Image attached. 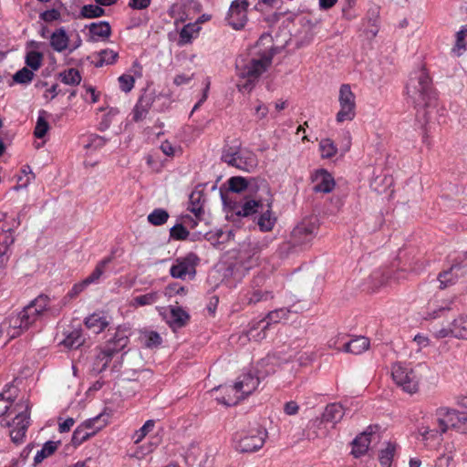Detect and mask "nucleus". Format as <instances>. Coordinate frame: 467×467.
Instances as JSON below:
<instances>
[{"label": "nucleus", "mask_w": 467, "mask_h": 467, "mask_svg": "<svg viewBox=\"0 0 467 467\" xmlns=\"http://www.w3.org/2000/svg\"><path fill=\"white\" fill-rule=\"evenodd\" d=\"M274 55L272 38L265 35L258 39L246 57H240L236 59L237 76L244 80V83L237 84L240 91L249 92L254 88L255 82L272 64Z\"/></svg>", "instance_id": "1"}, {"label": "nucleus", "mask_w": 467, "mask_h": 467, "mask_svg": "<svg viewBox=\"0 0 467 467\" xmlns=\"http://www.w3.org/2000/svg\"><path fill=\"white\" fill-rule=\"evenodd\" d=\"M13 400L10 397L5 398L4 393H0V417L5 415L8 410L16 416L12 421L3 420L1 424L10 428L9 435L12 441L16 444L23 442L26 431L29 426V402L22 400L13 405Z\"/></svg>", "instance_id": "2"}, {"label": "nucleus", "mask_w": 467, "mask_h": 467, "mask_svg": "<svg viewBox=\"0 0 467 467\" xmlns=\"http://www.w3.org/2000/svg\"><path fill=\"white\" fill-rule=\"evenodd\" d=\"M50 298L46 295H39L32 300L20 312L12 315L8 318L9 330L7 335L10 338L19 337L29 329L43 315L45 311L50 310L48 304Z\"/></svg>", "instance_id": "3"}, {"label": "nucleus", "mask_w": 467, "mask_h": 467, "mask_svg": "<svg viewBox=\"0 0 467 467\" xmlns=\"http://www.w3.org/2000/svg\"><path fill=\"white\" fill-rule=\"evenodd\" d=\"M406 89L416 107H427L435 98L431 79L424 67L411 73Z\"/></svg>", "instance_id": "4"}, {"label": "nucleus", "mask_w": 467, "mask_h": 467, "mask_svg": "<svg viewBox=\"0 0 467 467\" xmlns=\"http://www.w3.org/2000/svg\"><path fill=\"white\" fill-rule=\"evenodd\" d=\"M221 160L229 166L248 172L254 171L258 164L256 155L248 149H243L237 140L232 145L226 143L223 147Z\"/></svg>", "instance_id": "5"}, {"label": "nucleus", "mask_w": 467, "mask_h": 467, "mask_svg": "<svg viewBox=\"0 0 467 467\" xmlns=\"http://www.w3.org/2000/svg\"><path fill=\"white\" fill-rule=\"evenodd\" d=\"M259 376L249 371L241 375L233 387H223L227 397L217 398V400L226 406L236 405L241 400L252 394L258 387Z\"/></svg>", "instance_id": "6"}, {"label": "nucleus", "mask_w": 467, "mask_h": 467, "mask_svg": "<svg viewBox=\"0 0 467 467\" xmlns=\"http://www.w3.org/2000/svg\"><path fill=\"white\" fill-rule=\"evenodd\" d=\"M130 331L126 327H119L114 334L107 340L104 348L98 355L102 364L101 369H105L111 361L113 356L123 350L129 344Z\"/></svg>", "instance_id": "7"}, {"label": "nucleus", "mask_w": 467, "mask_h": 467, "mask_svg": "<svg viewBox=\"0 0 467 467\" xmlns=\"http://www.w3.org/2000/svg\"><path fill=\"white\" fill-rule=\"evenodd\" d=\"M339 110L336 115L337 123L351 121L356 116V96L348 84H342L338 92Z\"/></svg>", "instance_id": "8"}, {"label": "nucleus", "mask_w": 467, "mask_h": 467, "mask_svg": "<svg viewBox=\"0 0 467 467\" xmlns=\"http://www.w3.org/2000/svg\"><path fill=\"white\" fill-rule=\"evenodd\" d=\"M392 379L395 383L405 392L410 394L419 390V377L416 372L409 367L400 363L394 364L391 369Z\"/></svg>", "instance_id": "9"}, {"label": "nucleus", "mask_w": 467, "mask_h": 467, "mask_svg": "<svg viewBox=\"0 0 467 467\" xmlns=\"http://www.w3.org/2000/svg\"><path fill=\"white\" fill-rule=\"evenodd\" d=\"M290 310L287 308H278L267 314L266 317L258 323V327H253L249 329L247 336L249 339L259 341L264 339L265 329L271 325L280 322L282 319H286L289 316Z\"/></svg>", "instance_id": "10"}, {"label": "nucleus", "mask_w": 467, "mask_h": 467, "mask_svg": "<svg viewBox=\"0 0 467 467\" xmlns=\"http://www.w3.org/2000/svg\"><path fill=\"white\" fill-rule=\"evenodd\" d=\"M200 259L194 253H189L183 257H179L170 269V274L173 278L185 279L187 275L194 276L195 267Z\"/></svg>", "instance_id": "11"}, {"label": "nucleus", "mask_w": 467, "mask_h": 467, "mask_svg": "<svg viewBox=\"0 0 467 467\" xmlns=\"http://www.w3.org/2000/svg\"><path fill=\"white\" fill-rule=\"evenodd\" d=\"M265 277L258 275L254 278L251 287L246 291L244 300L247 305H256L261 302H266L274 298V294L267 288H263Z\"/></svg>", "instance_id": "12"}, {"label": "nucleus", "mask_w": 467, "mask_h": 467, "mask_svg": "<svg viewBox=\"0 0 467 467\" xmlns=\"http://www.w3.org/2000/svg\"><path fill=\"white\" fill-rule=\"evenodd\" d=\"M248 7V0H234L231 3L226 19L234 29L239 30L245 26Z\"/></svg>", "instance_id": "13"}, {"label": "nucleus", "mask_w": 467, "mask_h": 467, "mask_svg": "<svg viewBox=\"0 0 467 467\" xmlns=\"http://www.w3.org/2000/svg\"><path fill=\"white\" fill-rule=\"evenodd\" d=\"M462 413L449 407H440L435 410L434 416L440 431L445 433L450 428H455L462 420Z\"/></svg>", "instance_id": "14"}, {"label": "nucleus", "mask_w": 467, "mask_h": 467, "mask_svg": "<svg viewBox=\"0 0 467 467\" xmlns=\"http://www.w3.org/2000/svg\"><path fill=\"white\" fill-rule=\"evenodd\" d=\"M318 226L316 222L303 221L298 223L291 234V239L295 245L309 244L317 235Z\"/></svg>", "instance_id": "15"}, {"label": "nucleus", "mask_w": 467, "mask_h": 467, "mask_svg": "<svg viewBox=\"0 0 467 467\" xmlns=\"http://www.w3.org/2000/svg\"><path fill=\"white\" fill-rule=\"evenodd\" d=\"M266 431L262 429L252 431L250 434L242 437L236 449L241 452H254L261 449L265 441Z\"/></svg>", "instance_id": "16"}, {"label": "nucleus", "mask_w": 467, "mask_h": 467, "mask_svg": "<svg viewBox=\"0 0 467 467\" xmlns=\"http://www.w3.org/2000/svg\"><path fill=\"white\" fill-rule=\"evenodd\" d=\"M467 273V266L461 264L452 265L448 270L441 272L438 275L440 282V288L445 289L459 280V278L465 275Z\"/></svg>", "instance_id": "17"}, {"label": "nucleus", "mask_w": 467, "mask_h": 467, "mask_svg": "<svg viewBox=\"0 0 467 467\" xmlns=\"http://www.w3.org/2000/svg\"><path fill=\"white\" fill-rule=\"evenodd\" d=\"M315 192L328 193L335 188V180L333 176L326 170L317 171L313 176Z\"/></svg>", "instance_id": "18"}, {"label": "nucleus", "mask_w": 467, "mask_h": 467, "mask_svg": "<svg viewBox=\"0 0 467 467\" xmlns=\"http://www.w3.org/2000/svg\"><path fill=\"white\" fill-rule=\"evenodd\" d=\"M88 28V41L97 42L99 40H106L111 35V27L106 21H100L98 23H91L87 26Z\"/></svg>", "instance_id": "19"}, {"label": "nucleus", "mask_w": 467, "mask_h": 467, "mask_svg": "<svg viewBox=\"0 0 467 467\" xmlns=\"http://www.w3.org/2000/svg\"><path fill=\"white\" fill-rule=\"evenodd\" d=\"M154 98L151 94L141 95L133 109V120L139 122L144 119L149 113Z\"/></svg>", "instance_id": "20"}, {"label": "nucleus", "mask_w": 467, "mask_h": 467, "mask_svg": "<svg viewBox=\"0 0 467 467\" xmlns=\"http://www.w3.org/2000/svg\"><path fill=\"white\" fill-rule=\"evenodd\" d=\"M345 414L344 409L339 403H331L327 405L325 410L322 414V419L320 423L322 422H329L333 425H336L339 422Z\"/></svg>", "instance_id": "21"}, {"label": "nucleus", "mask_w": 467, "mask_h": 467, "mask_svg": "<svg viewBox=\"0 0 467 467\" xmlns=\"http://www.w3.org/2000/svg\"><path fill=\"white\" fill-rule=\"evenodd\" d=\"M50 46L58 53H61L69 47V37L64 27H60L51 34Z\"/></svg>", "instance_id": "22"}, {"label": "nucleus", "mask_w": 467, "mask_h": 467, "mask_svg": "<svg viewBox=\"0 0 467 467\" xmlns=\"http://www.w3.org/2000/svg\"><path fill=\"white\" fill-rule=\"evenodd\" d=\"M370 442L371 439L369 438V433H368L367 431H363L362 433L358 435L351 442V454L355 458H359L365 455L368 450Z\"/></svg>", "instance_id": "23"}, {"label": "nucleus", "mask_w": 467, "mask_h": 467, "mask_svg": "<svg viewBox=\"0 0 467 467\" xmlns=\"http://www.w3.org/2000/svg\"><path fill=\"white\" fill-rule=\"evenodd\" d=\"M272 207V200H267L266 210H264V207L260 209L259 213H261L257 220V224L261 231L268 232L271 231L275 223L276 218L273 216L271 212Z\"/></svg>", "instance_id": "24"}, {"label": "nucleus", "mask_w": 467, "mask_h": 467, "mask_svg": "<svg viewBox=\"0 0 467 467\" xmlns=\"http://www.w3.org/2000/svg\"><path fill=\"white\" fill-rule=\"evenodd\" d=\"M189 319L190 315L182 306H171V315L168 322L172 329L184 327Z\"/></svg>", "instance_id": "25"}, {"label": "nucleus", "mask_w": 467, "mask_h": 467, "mask_svg": "<svg viewBox=\"0 0 467 467\" xmlns=\"http://www.w3.org/2000/svg\"><path fill=\"white\" fill-rule=\"evenodd\" d=\"M85 325L88 329L99 334L109 326V321L102 314L93 313L85 318Z\"/></svg>", "instance_id": "26"}, {"label": "nucleus", "mask_w": 467, "mask_h": 467, "mask_svg": "<svg viewBox=\"0 0 467 467\" xmlns=\"http://www.w3.org/2000/svg\"><path fill=\"white\" fill-rule=\"evenodd\" d=\"M204 195L201 191H193L190 194L188 210L197 218H202L204 213L202 207Z\"/></svg>", "instance_id": "27"}, {"label": "nucleus", "mask_w": 467, "mask_h": 467, "mask_svg": "<svg viewBox=\"0 0 467 467\" xmlns=\"http://www.w3.org/2000/svg\"><path fill=\"white\" fill-rule=\"evenodd\" d=\"M369 347V340L365 337H358L344 344L343 350L345 352L359 355L367 350Z\"/></svg>", "instance_id": "28"}, {"label": "nucleus", "mask_w": 467, "mask_h": 467, "mask_svg": "<svg viewBox=\"0 0 467 467\" xmlns=\"http://www.w3.org/2000/svg\"><path fill=\"white\" fill-rule=\"evenodd\" d=\"M60 445V441H48L44 443L41 450L37 451L34 457V464L36 465L43 462L44 459L52 455Z\"/></svg>", "instance_id": "29"}, {"label": "nucleus", "mask_w": 467, "mask_h": 467, "mask_svg": "<svg viewBox=\"0 0 467 467\" xmlns=\"http://www.w3.org/2000/svg\"><path fill=\"white\" fill-rule=\"evenodd\" d=\"M451 324L453 337L467 340V316H459Z\"/></svg>", "instance_id": "30"}, {"label": "nucleus", "mask_w": 467, "mask_h": 467, "mask_svg": "<svg viewBox=\"0 0 467 467\" xmlns=\"http://www.w3.org/2000/svg\"><path fill=\"white\" fill-rule=\"evenodd\" d=\"M140 339L141 340L142 344L148 348H157L162 342V339L159 333H157L156 331L147 329L140 332Z\"/></svg>", "instance_id": "31"}, {"label": "nucleus", "mask_w": 467, "mask_h": 467, "mask_svg": "<svg viewBox=\"0 0 467 467\" xmlns=\"http://www.w3.org/2000/svg\"><path fill=\"white\" fill-rule=\"evenodd\" d=\"M84 343V337L79 329H74L67 335L61 342L66 348L69 349L78 348Z\"/></svg>", "instance_id": "32"}, {"label": "nucleus", "mask_w": 467, "mask_h": 467, "mask_svg": "<svg viewBox=\"0 0 467 467\" xmlns=\"http://www.w3.org/2000/svg\"><path fill=\"white\" fill-rule=\"evenodd\" d=\"M263 202L262 201H256V200H250L245 202L236 212V214L239 216H250L254 213H259L260 209L263 208Z\"/></svg>", "instance_id": "33"}, {"label": "nucleus", "mask_w": 467, "mask_h": 467, "mask_svg": "<svg viewBox=\"0 0 467 467\" xmlns=\"http://www.w3.org/2000/svg\"><path fill=\"white\" fill-rule=\"evenodd\" d=\"M111 260L112 258L109 256L99 262L93 272L84 279L86 284L88 285L98 282L103 275L106 266L111 262Z\"/></svg>", "instance_id": "34"}, {"label": "nucleus", "mask_w": 467, "mask_h": 467, "mask_svg": "<svg viewBox=\"0 0 467 467\" xmlns=\"http://www.w3.org/2000/svg\"><path fill=\"white\" fill-rule=\"evenodd\" d=\"M170 215L169 213L162 208H156L148 214V222L154 226H161L167 223Z\"/></svg>", "instance_id": "35"}, {"label": "nucleus", "mask_w": 467, "mask_h": 467, "mask_svg": "<svg viewBox=\"0 0 467 467\" xmlns=\"http://www.w3.org/2000/svg\"><path fill=\"white\" fill-rule=\"evenodd\" d=\"M417 433L419 437H421L422 441L435 440L443 434L441 431H440L438 427L431 428L430 425L425 424L424 422L418 426Z\"/></svg>", "instance_id": "36"}, {"label": "nucleus", "mask_w": 467, "mask_h": 467, "mask_svg": "<svg viewBox=\"0 0 467 467\" xmlns=\"http://www.w3.org/2000/svg\"><path fill=\"white\" fill-rule=\"evenodd\" d=\"M47 112L46 110H40L38 118L36 123L34 135L37 139L43 138L49 130V124L47 120Z\"/></svg>", "instance_id": "37"}, {"label": "nucleus", "mask_w": 467, "mask_h": 467, "mask_svg": "<svg viewBox=\"0 0 467 467\" xmlns=\"http://www.w3.org/2000/svg\"><path fill=\"white\" fill-rule=\"evenodd\" d=\"M258 256H256V253L253 252L252 254L248 251H243L240 253L238 257V264L240 267L244 268V270L248 271L257 265Z\"/></svg>", "instance_id": "38"}, {"label": "nucleus", "mask_w": 467, "mask_h": 467, "mask_svg": "<svg viewBox=\"0 0 467 467\" xmlns=\"http://www.w3.org/2000/svg\"><path fill=\"white\" fill-rule=\"evenodd\" d=\"M96 433V430L88 431L85 430V428L78 426L73 432L71 442L74 446H78Z\"/></svg>", "instance_id": "39"}, {"label": "nucleus", "mask_w": 467, "mask_h": 467, "mask_svg": "<svg viewBox=\"0 0 467 467\" xmlns=\"http://www.w3.org/2000/svg\"><path fill=\"white\" fill-rule=\"evenodd\" d=\"M395 450L396 445L394 443L388 442L386 448L379 451V459L382 467H390Z\"/></svg>", "instance_id": "40"}, {"label": "nucleus", "mask_w": 467, "mask_h": 467, "mask_svg": "<svg viewBox=\"0 0 467 467\" xmlns=\"http://www.w3.org/2000/svg\"><path fill=\"white\" fill-rule=\"evenodd\" d=\"M61 81L67 85H78L81 81V76L78 69L69 68L59 74Z\"/></svg>", "instance_id": "41"}, {"label": "nucleus", "mask_w": 467, "mask_h": 467, "mask_svg": "<svg viewBox=\"0 0 467 467\" xmlns=\"http://www.w3.org/2000/svg\"><path fill=\"white\" fill-rule=\"evenodd\" d=\"M159 299L158 292H150L145 295L135 296L132 300V306H150L157 302Z\"/></svg>", "instance_id": "42"}, {"label": "nucleus", "mask_w": 467, "mask_h": 467, "mask_svg": "<svg viewBox=\"0 0 467 467\" xmlns=\"http://www.w3.org/2000/svg\"><path fill=\"white\" fill-rule=\"evenodd\" d=\"M99 60L96 63L97 67L104 65H112L116 62L119 55L111 49H103L99 53Z\"/></svg>", "instance_id": "43"}, {"label": "nucleus", "mask_w": 467, "mask_h": 467, "mask_svg": "<svg viewBox=\"0 0 467 467\" xmlns=\"http://www.w3.org/2000/svg\"><path fill=\"white\" fill-rule=\"evenodd\" d=\"M88 286L86 282L83 280L78 284H75L73 287L68 291L67 296L61 300L59 308H62L64 306H66L71 299L78 296L84 289Z\"/></svg>", "instance_id": "44"}, {"label": "nucleus", "mask_w": 467, "mask_h": 467, "mask_svg": "<svg viewBox=\"0 0 467 467\" xmlns=\"http://www.w3.org/2000/svg\"><path fill=\"white\" fill-rule=\"evenodd\" d=\"M43 61V54L38 51H28L26 55V64L31 70H37Z\"/></svg>", "instance_id": "45"}, {"label": "nucleus", "mask_w": 467, "mask_h": 467, "mask_svg": "<svg viewBox=\"0 0 467 467\" xmlns=\"http://www.w3.org/2000/svg\"><path fill=\"white\" fill-rule=\"evenodd\" d=\"M105 14V10L97 5H85L81 10L80 15L85 18L100 17Z\"/></svg>", "instance_id": "46"}, {"label": "nucleus", "mask_w": 467, "mask_h": 467, "mask_svg": "<svg viewBox=\"0 0 467 467\" xmlns=\"http://www.w3.org/2000/svg\"><path fill=\"white\" fill-rule=\"evenodd\" d=\"M467 36V26H463L456 34V42L452 48V52L456 56H461L462 51L465 50V36Z\"/></svg>", "instance_id": "47"}, {"label": "nucleus", "mask_w": 467, "mask_h": 467, "mask_svg": "<svg viewBox=\"0 0 467 467\" xmlns=\"http://www.w3.org/2000/svg\"><path fill=\"white\" fill-rule=\"evenodd\" d=\"M322 158H332L336 155L337 150L330 139H324L319 143Z\"/></svg>", "instance_id": "48"}, {"label": "nucleus", "mask_w": 467, "mask_h": 467, "mask_svg": "<svg viewBox=\"0 0 467 467\" xmlns=\"http://www.w3.org/2000/svg\"><path fill=\"white\" fill-rule=\"evenodd\" d=\"M155 425V421L153 420H148L142 427H140L138 431H135V433L132 436V439L134 441V443L140 442L145 436L150 432Z\"/></svg>", "instance_id": "49"}, {"label": "nucleus", "mask_w": 467, "mask_h": 467, "mask_svg": "<svg viewBox=\"0 0 467 467\" xmlns=\"http://www.w3.org/2000/svg\"><path fill=\"white\" fill-rule=\"evenodd\" d=\"M189 234V231L182 223H176L170 229V237L177 241L186 240Z\"/></svg>", "instance_id": "50"}, {"label": "nucleus", "mask_w": 467, "mask_h": 467, "mask_svg": "<svg viewBox=\"0 0 467 467\" xmlns=\"http://www.w3.org/2000/svg\"><path fill=\"white\" fill-rule=\"evenodd\" d=\"M33 78V70H30L26 67L15 73L13 76V80L18 84H28L32 81Z\"/></svg>", "instance_id": "51"}, {"label": "nucleus", "mask_w": 467, "mask_h": 467, "mask_svg": "<svg viewBox=\"0 0 467 467\" xmlns=\"http://www.w3.org/2000/svg\"><path fill=\"white\" fill-rule=\"evenodd\" d=\"M229 189L233 192H241L249 188V182L243 177H232L228 181Z\"/></svg>", "instance_id": "52"}, {"label": "nucleus", "mask_w": 467, "mask_h": 467, "mask_svg": "<svg viewBox=\"0 0 467 467\" xmlns=\"http://www.w3.org/2000/svg\"><path fill=\"white\" fill-rule=\"evenodd\" d=\"M22 172L24 173L26 179H24L22 176L18 177V185H16L14 189L16 191H18L21 188H26L27 185L31 182L32 180L35 179V174L32 172L30 167L28 165H26L22 168Z\"/></svg>", "instance_id": "53"}, {"label": "nucleus", "mask_w": 467, "mask_h": 467, "mask_svg": "<svg viewBox=\"0 0 467 467\" xmlns=\"http://www.w3.org/2000/svg\"><path fill=\"white\" fill-rule=\"evenodd\" d=\"M392 274L393 272L389 269L379 270L372 274V278L378 280L379 285H382L391 282L392 278H394ZM397 278L398 277H395V279Z\"/></svg>", "instance_id": "54"}, {"label": "nucleus", "mask_w": 467, "mask_h": 467, "mask_svg": "<svg viewBox=\"0 0 467 467\" xmlns=\"http://www.w3.org/2000/svg\"><path fill=\"white\" fill-rule=\"evenodd\" d=\"M194 32L195 25L188 24L184 26L180 32V43L182 45L190 43Z\"/></svg>", "instance_id": "55"}, {"label": "nucleus", "mask_w": 467, "mask_h": 467, "mask_svg": "<svg viewBox=\"0 0 467 467\" xmlns=\"http://www.w3.org/2000/svg\"><path fill=\"white\" fill-rule=\"evenodd\" d=\"M119 83L120 89L128 93L133 88L135 79L131 75L123 74L119 78Z\"/></svg>", "instance_id": "56"}, {"label": "nucleus", "mask_w": 467, "mask_h": 467, "mask_svg": "<svg viewBox=\"0 0 467 467\" xmlns=\"http://www.w3.org/2000/svg\"><path fill=\"white\" fill-rule=\"evenodd\" d=\"M451 301L443 302L441 305L437 306V308L431 310L428 313V316L426 318L435 319V318L441 317L442 312L451 310Z\"/></svg>", "instance_id": "57"}, {"label": "nucleus", "mask_w": 467, "mask_h": 467, "mask_svg": "<svg viewBox=\"0 0 467 467\" xmlns=\"http://www.w3.org/2000/svg\"><path fill=\"white\" fill-rule=\"evenodd\" d=\"M40 18L45 22H53L60 18V12L57 9H50L40 14Z\"/></svg>", "instance_id": "58"}, {"label": "nucleus", "mask_w": 467, "mask_h": 467, "mask_svg": "<svg viewBox=\"0 0 467 467\" xmlns=\"http://www.w3.org/2000/svg\"><path fill=\"white\" fill-rule=\"evenodd\" d=\"M433 336L437 339L444 338V337H453V332H452L451 324H450L449 327H441L440 329H436L433 332Z\"/></svg>", "instance_id": "59"}, {"label": "nucleus", "mask_w": 467, "mask_h": 467, "mask_svg": "<svg viewBox=\"0 0 467 467\" xmlns=\"http://www.w3.org/2000/svg\"><path fill=\"white\" fill-rule=\"evenodd\" d=\"M182 223L184 224V226L186 228L194 229L195 227H197L198 223L202 218H197L196 216L192 217L189 214H186V215H183L182 217Z\"/></svg>", "instance_id": "60"}, {"label": "nucleus", "mask_w": 467, "mask_h": 467, "mask_svg": "<svg viewBox=\"0 0 467 467\" xmlns=\"http://www.w3.org/2000/svg\"><path fill=\"white\" fill-rule=\"evenodd\" d=\"M150 4V0H130L129 5L133 9H145Z\"/></svg>", "instance_id": "61"}, {"label": "nucleus", "mask_w": 467, "mask_h": 467, "mask_svg": "<svg viewBox=\"0 0 467 467\" xmlns=\"http://www.w3.org/2000/svg\"><path fill=\"white\" fill-rule=\"evenodd\" d=\"M299 406L296 401H288L284 406V410L287 415H295L298 412Z\"/></svg>", "instance_id": "62"}, {"label": "nucleus", "mask_w": 467, "mask_h": 467, "mask_svg": "<svg viewBox=\"0 0 467 467\" xmlns=\"http://www.w3.org/2000/svg\"><path fill=\"white\" fill-rule=\"evenodd\" d=\"M74 423H75V420L73 418H67L63 422L59 423V426H58L59 432L63 433V432L69 431L70 429L72 428V426L74 425Z\"/></svg>", "instance_id": "63"}, {"label": "nucleus", "mask_w": 467, "mask_h": 467, "mask_svg": "<svg viewBox=\"0 0 467 467\" xmlns=\"http://www.w3.org/2000/svg\"><path fill=\"white\" fill-rule=\"evenodd\" d=\"M193 77V74L191 75V76H188L186 74H179L177 75L174 79H173V83L176 85V86H181V85H183V84H187L190 82V80Z\"/></svg>", "instance_id": "64"}]
</instances>
